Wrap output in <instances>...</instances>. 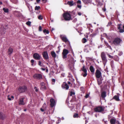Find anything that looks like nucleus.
Masks as SVG:
<instances>
[{"instance_id": "49530a36", "label": "nucleus", "mask_w": 124, "mask_h": 124, "mask_svg": "<svg viewBox=\"0 0 124 124\" xmlns=\"http://www.w3.org/2000/svg\"><path fill=\"white\" fill-rule=\"evenodd\" d=\"M34 62V60H32L31 61V62L32 63V65H33V63Z\"/></svg>"}, {"instance_id": "c9c22d12", "label": "nucleus", "mask_w": 124, "mask_h": 124, "mask_svg": "<svg viewBox=\"0 0 124 124\" xmlns=\"http://www.w3.org/2000/svg\"><path fill=\"white\" fill-rule=\"evenodd\" d=\"M87 72L84 73L82 74V75L84 77H86L87 76Z\"/></svg>"}, {"instance_id": "6e6552de", "label": "nucleus", "mask_w": 124, "mask_h": 124, "mask_svg": "<svg viewBox=\"0 0 124 124\" xmlns=\"http://www.w3.org/2000/svg\"><path fill=\"white\" fill-rule=\"evenodd\" d=\"M95 75L97 78H99L101 76V73L99 70H97L96 71Z\"/></svg>"}, {"instance_id": "dca6fc26", "label": "nucleus", "mask_w": 124, "mask_h": 124, "mask_svg": "<svg viewBox=\"0 0 124 124\" xmlns=\"http://www.w3.org/2000/svg\"><path fill=\"white\" fill-rule=\"evenodd\" d=\"M6 117L5 115L3 113H0V118L2 119H4Z\"/></svg>"}, {"instance_id": "9d476101", "label": "nucleus", "mask_w": 124, "mask_h": 124, "mask_svg": "<svg viewBox=\"0 0 124 124\" xmlns=\"http://www.w3.org/2000/svg\"><path fill=\"white\" fill-rule=\"evenodd\" d=\"M50 101L51 103L50 106L51 107H54L56 104V101L54 99H51L50 100Z\"/></svg>"}, {"instance_id": "338daca9", "label": "nucleus", "mask_w": 124, "mask_h": 124, "mask_svg": "<svg viewBox=\"0 0 124 124\" xmlns=\"http://www.w3.org/2000/svg\"><path fill=\"white\" fill-rule=\"evenodd\" d=\"M63 85H68V84L67 83H65V85L64 84Z\"/></svg>"}, {"instance_id": "7ed1b4c3", "label": "nucleus", "mask_w": 124, "mask_h": 124, "mask_svg": "<svg viewBox=\"0 0 124 124\" xmlns=\"http://www.w3.org/2000/svg\"><path fill=\"white\" fill-rule=\"evenodd\" d=\"M121 42V40L119 38H116L113 41V43L116 45H119Z\"/></svg>"}, {"instance_id": "7c9ffc66", "label": "nucleus", "mask_w": 124, "mask_h": 124, "mask_svg": "<svg viewBox=\"0 0 124 124\" xmlns=\"http://www.w3.org/2000/svg\"><path fill=\"white\" fill-rule=\"evenodd\" d=\"M43 32L45 34H48L49 32L48 31H47L46 29H45L43 30Z\"/></svg>"}, {"instance_id": "4468645a", "label": "nucleus", "mask_w": 124, "mask_h": 124, "mask_svg": "<svg viewBox=\"0 0 124 124\" xmlns=\"http://www.w3.org/2000/svg\"><path fill=\"white\" fill-rule=\"evenodd\" d=\"M24 98H20L19 102V104L24 105L25 104V103L24 101Z\"/></svg>"}, {"instance_id": "6e6d98bb", "label": "nucleus", "mask_w": 124, "mask_h": 124, "mask_svg": "<svg viewBox=\"0 0 124 124\" xmlns=\"http://www.w3.org/2000/svg\"><path fill=\"white\" fill-rule=\"evenodd\" d=\"M41 62L40 61H39V65H40L41 66Z\"/></svg>"}, {"instance_id": "ddd939ff", "label": "nucleus", "mask_w": 124, "mask_h": 124, "mask_svg": "<svg viewBox=\"0 0 124 124\" xmlns=\"http://www.w3.org/2000/svg\"><path fill=\"white\" fill-rule=\"evenodd\" d=\"M61 38L63 41L65 42L68 41V40L67 39L66 36L62 35H61Z\"/></svg>"}, {"instance_id": "4be33fe9", "label": "nucleus", "mask_w": 124, "mask_h": 124, "mask_svg": "<svg viewBox=\"0 0 124 124\" xmlns=\"http://www.w3.org/2000/svg\"><path fill=\"white\" fill-rule=\"evenodd\" d=\"M26 4L27 6L28 7V8H29V10H30L31 11L32 7L30 6V4L27 3L26 2Z\"/></svg>"}, {"instance_id": "8fccbe9b", "label": "nucleus", "mask_w": 124, "mask_h": 124, "mask_svg": "<svg viewBox=\"0 0 124 124\" xmlns=\"http://www.w3.org/2000/svg\"><path fill=\"white\" fill-rule=\"evenodd\" d=\"M78 14L79 16H80L81 15V13L80 12H78Z\"/></svg>"}, {"instance_id": "20e7f679", "label": "nucleus", "mask_w": 124, "mask_h": 124, "mask_svg": "<svg viewBox=\"0 0 124 124\" xmlns=\"http://www.w3.org/2000/svg\"><path fill=\"white\" fill-rule=\"evenodd\" d=\"M117 28L119 30V32H124V25L123 26L121 24H118L117 25Z\"/></svg>"}, {"instance_id": "aec40b11", "label": "nucleus", "mask_w": 124, "mask_h": 124, "mask_svg": "<svg viewBox=\"0 0 124 124\" xmlns=\"http://www.w3.org/2000/svg\"><path fill=\"white\" fill-rule=\"evenodd\" d=\"M13 51V49L11 48H9L8 50V53L9 54H11L12 53Z\"/></svg>"}, {"instance_id": "13d9d810", "label": "nucleus", "mask_w": 124, "mask_h": 124, "mask_svg": "<svg viewBox=\"0 0 124 124\" xmlns=\"http://www.w3.org/2000/svg\"><path fill=\"white\" fill-rule=\"evenodd\" d=\"M36 0L37 2L39 3V2L40 1V0Z\"/></svg>"}, {"instance_id": "de8ad7c7", "label": "nucleus", "mask_w": 124, "mask_h": 124, "mask_svg": "<svg viewBox=\"0 0 124 124\" xmlns=\"http://www.w3.org/2000/svg\"><path fill=\"white\" fill-rule=\"evenodd\" d=\"M44 3H45L46 2L47 0H42Z\"/></svg>"}, {"instance_id": "052dcab7", "label": "nucleus", "mask_w": 124, "mask_h": 124, "mask_svg": "<svg viewBox=\"0 0 124 124\" xmlns=\"http://www.w3.org/2000/svg\"><path fill=\"white\" fill-rule=\"evenodd\" d=\"M68 85H71V83L70 82H68Z\"/></svg>"}, {"instance_id": "79ce46f5", "label": "nucleus", "mask_w": 124, "mask_h": 124, "mask_svg": "<svg viewBox=\"0 0 124 124\" xmlns=\"http://www.w3.org/2000/svg\"><path fill=\"white\" fill-rule=\"evenodd\" d=\"M34 89H35V91L36 92H37L38 91V89L36 87H34Z\"/></svg>"}, {"instance_id": "a878e982", "label": "nucleus", "mask_w": 124, "mask_h": 124, "mask_svg": "<svg viewBox=\"0 0 124 124\" xmlns=\"http://www.w3.org/2000/svg\"><path fill=\"white\" fill-rule=\"evenodd\" d=\"M114 99L117 101H119V97L118 96L115 95L113 98Z\"/></svg>"}, {"instance_id": "393cba45", "label": "nucleus", "mask_w": 124, "mask_h": 124, "mask_svg": "<svg viewBox=\"0 0 124 124\" xmlns=\"http://www.w3.org/2000/svg\"><path fill=\"white\" fill-rule=\"evenodd\" d=\"M14 97L13 96H8V99L9 100H11L13 99Z\"/></svg>"}, {"instance_id": "39448f33", "label": "nucleus", "mask_w": 124, "mask_h": 124, "mask_svg": "<svg viewBox=\"0 0 124 124\" xmlns=\"http://www.w3.org/2000/svg\"><path fill=\"white\" fill-rule=\"evenodd\" d=\"M26 89L27 88L25 86H22L19 87L18 90L20 92H23L25 91Z\"/></svg>"}, {"instance_id": "bf43d9fd", "label": "nucleus", "mask_w": 124, "mask_h": 124, "mask_svg": "<svg viewBox=\"0 0 124 124\" xmlns=\"http://www.w3.org/2000/svg\"><path fill=\"white\" fill-rule=\"evenodd\" d=\"M41 69L43 70H45V69L42 68H41Z\"/></svg>"}, {"instance_id": "0e129e2a", "label": "nucleus", "mask_w": 124, "mask_h": 124, "mask_svg": "<svg viewBox=\"0 0 124 124\" xmlns=\"http://www.w3.org/2000/svg\"><path fill=\"white\" fill-rule=\"evenodd\" d=\"M78 8H80L81 7V6L80 5H78Z\"/></svg>"}, {"instance_id": "f8f14e48", "label": "nucleus", "mask_w": 124, "mask_h": 124, "mask_svg": "<svg viewBox=\"0 0 124 124\" xmlns=\"http://www.w3.org/2000/svg\"><path fill=\"white\" fill-rule=\"evenodd\" d=\"M33 57L34 58L37 60H39L40 59L41 57L37 53L34 54H33Z\"/></svg>"}, {"instance_id": "e2e57ef3", "label": "nucleus", "mask_w": 124, "mask_h": 124, "mask_svg": "<svg viewBox=\"0 0 124 124\" xmlns=\"http://www.w3.org/2000/svg\"><path fill=\"white\" fill-rule=\"evenodd\" d=\"M46 106V104L45 103L43 105V107L44 106L45 107Z\"/></svg>"}, {"instance_id": "f3484780", "label": "nucleus", "mask_w": 124, "mask_h": 124, "mask_svg": "<svg viewBox=\"0 0 124 124\" xmlns=\"http://www.w3.org/2000/svg\"><path fill=\"white\" fill-rule=\"evenodd\" d=\"M101 96L102 98H105L106 96V93L105 92L103 91L101 93Z\"/></svg>"}, {"instance_id": "603ef678", "label": "nucleus", "mask_w": 124, "mask_h": 124, "mask_svg": "<svg viewBox=\"0 0 124 124\" xmlns=\"http://www.w3.org/2000/svg\"><path fill=\"white\" fill-rule=\"evenodd\" d=\"M40 110L42 111L43 112L44 111V109L43 108H41L40 109Z\"/></svg>"}, {"instance_id": "ea45409f", "label": "nucleus", "mask_w": 124, "mask_h": 124, "mask_svg": "<svg viewBox=\"0 0 124 124\" xmlns=\"http://www.w3.org/2000/svg\"><path fill=\"white\" fill-rule=\"evenodd\" d=\"M103 121H104L105 123V124H107L108 121L107 120H105L104 119L102 120Z\"/></svg>"}, {"instance_id": "6ab92c4d", "label": "nucleus", "mask_w": 124, "mask_h": 124, "mask_svg": "<svg viewBox=\"0 0 124 124\" xmlns=\"http://www.w3.org/2000/svg\"><path fill=\"white\" fill-rule=\"evenodd\" d=\"M83 1L85 3H88L91 2L92 0H83Z\"/></svg>"}, {"instance_id": "69168bd1", "label": "nucleus", "mask_w": 124, "mask_h": 124, "mask_svg": "<svg viewBox=\"0 0 124 124\" xmlns=\"http://www.w3.org/2000/svg\"><path fill=\"white\" fill-rule=\"evenodd\" d=\"M64 74H62V76L63 77H64Z\"/></svg>"}, {"instance_id": "b1692460", "label": "nucleus", "mask_w": 124, "mask_h": 124, "mask_svg": "<svg viewBox=\"0 0 124 124\" xmlns=\"http://www.w3.org/2000/svg\"><path fill=\"white\" fill-rule=\"evenodd\" d=\"M62 88L65 90H67L69 88V86H62Z\"/></svg>"}, {"instance_id": "c756f323", "label": "nucleus", "mask_w": 124, "mask_h": 124, "mask_svg": "<svg viewBox=\"0 0 124 124\" xmlns=\"http://www.w3.org/2000/svg\"><path fill=\"white\" fill-rule=\"evenodd\" d=\"M82 41L83 43H85L86 42L87 40L86 39L84 38L82 39Z\"/></svg>"}, {"instance_id": "680f3d73", "label": "nucleus", "mask_w": 124, "mask_h": 124, "mask_svg": "<svg viewBox=\"0 0 124 124\" xmlns=\"http://www.w3.org/2000/svg\"><path fill=\"white\" fill-rule=\"evenodd\" d=\"M98 84L99 85H100L101 84V82H99V81H98Z\"/></svg>"}, {"instance_id": "9b49d317", "label": "nucleus", "mask_w": 124, "mask_h": 124, "mask_svg": "<svg viewBox=\"0 0 124 124\" xmlns=\"http://www.w3.org/2000/svg\"><path fill=\"white\" fill-rule=\"evenodd\" d=\"M110 122L111 124H117L118 122V121H116L115 119L114 118L111 119Z\"/></svg>"}, {"instance_id": "f257e3e1", "label": "nucleus", "mask_w": 124, "mask_h": 124, "mask_svg": "<svg viewBox=\"0 0 124 124\" xmlns=\"http://www.w3.org/2000/svg\"><path fill=\"white\" fill-rule=\"evenodd\" d=\"M63 16L64 19L66 20H69L71 19L70 14L68 12H66L63 14Z\"/></svg>"}, {"instance_id": "f704fd0d", "label": "nucleus", "mask_w": 124, "mask_h": 124, "mask_svg": "<svg viewBox=\"0 0 124 124\" xmlns=\"http://www.w3.org/2000/svg\"><path fill=\"white\" fill-rule=\"evenodd\" d=\"M46 88V87L45 86H41L40 88L41 89L43 90L45 89Z\"/></svg>"}, {"instance_id": "cd10ccee", "label": "nucleus", "mask_w": 124, "mask_h": 124, "mask_svg": "<svg viewBox=\"0 0 124 124\" xmlns=\"http://www.w3.org/2000/svg\"><path fill=\"white\" fill-rule=\"evenodd\" d=\"M97 2L98 3L97 5L98 6H101L102 5V3L99 1H98V0L97 1Z\"/></svg>"}, {"instance_id": "2eb2a0df", "label": "nucleus", "mask_w": 124, "mask_h": 124, "mask_svg": "<svg viewBox=\"0 0 124 124\" xmlns=\"http://www.w3.org/2000/svg\"><path fill=\"white\" fill-rule=\"evenodd\" d=\"M43 56L44 58L47 59L48 58V56L47 52H44L43 54Z\"/></svg>"}, {"instance_id": "1a4fd4ad", "label": "nucleus", "mask_w": 124, "mask_h": 124, "mask_svg": "<svg viewBox=\"0 0 124 124\" xmlns=\"http://www.w3.org/2000/svg\"><path fill=\"white\" fill-rule=\"evenodd\" d=\"M69 53L68 51L66 49H64L63 50L62 54L63 55V57L64 58L66 57L67 55Z\"/></svg>"}, {"instance_id": "2f4dec72", "label": "nucleus", "mask_w": 124, "mask_h": 124, "mask_svg": "<svg viewBox=\"0 0 124 124\" xmlns=\"http://www.w3.org/2000/svg\"><path fill=\"white\" fill-rule=\"evenodd\" d=\"M40 8V7L39 6H36L35 8V10H38Z\"/></svg>"}, {"instance_id": "a18cd8bd", "label": "nucleus", "mask_w": 124, "mask_h": 124, "mask_svg": "<svg viewBox=\"0 0 124 124\" xmlns=\"http://www.w3.org/2000/svg\"><path fill=\"white\" fill-rule=\"evenodd\" d=\"M89 96V95L88 94H87L85 96V98H87Z\"/></svg>"}, {"instance_id": "864d4df0", "label": "nucleus", "mask_w": 124, "mask_h": 124, "mask_svg": "<svg viewBox=\"0 0 124 124\" xmlns=\"http://www.w3.org/2000/svg\"><path fill=\"white\" fill-rule=\"evenodd\" d=\"M88 113H89V114H93V113H92L91 111H89L88 112H87Z\"/></svg>"}, {"instance_id": "3c124183", "label": "nucleus", "mask_w": 124, "mask_h": 124, "mask_svg": "<svg viewBox=\"0 0 124 124\" xmlns=\"http://www.w3.org/2000/svg\"><path fill=\"white\" fill-rule=\"evenodd\" d=\"M77 3H78L81 4V1L80 0H78L77 1Z\"/></svg>"}, {"instance_id": "0eeeda50", "label": "nucleus", "mask_w": 124, "mask_h": 124, "mask_svg": "<svg viewBox=\"0 0 124 124\" xmlns=\"http://www.w3.org/2000/svg\"><path fill=\"white\" fill-rule=\"evenodd\" d=\"M94 110L96 112H100L103 111L104 109L101 107H99L95 108Z\"/></svg>"}, {"instance_id": "5701e85b", "label": "nucleus", "mask_w": 124, "mask_h": 124, "mask_svg": "<svg viewBox=\"0 0 124 124\" xmlns=\"http://www.w3.org/2000/svg\"><path fill=\"white\" fill-rule=\"evenodd\" d=\"M67 4L69 5L70 6H72L73 5L74 3L73 1H69L68 2Z\"/></svg>"}, {"instance_id": "423d86ee", "label": "nucleus", "mask_w": 124, "mask_h": 124, "mask_svg": "<svg viewBox=\"0 0 124 124\" xmlns=\"http://www.w3.org/2000/svg\"><path fill=\"white\" fill-rule=\"evenodd\" d=\"M33 77L35 79H40L42 78V76L41 74H35L33 76Z\"/></svg>"}, {"instance_id": "774afa93", "label": "nucleus", "mask_w": 124, "mask_h": 124, "mask_svg": "<svg viewBox=\"0 0 124 124\" xmlns=\"http://www.w3.org/2000/svg\"><path fill=\"white\" fill-rule=\"evenodd\" d=\"M105 44L106 45H107V46L108 45V44L107 43H106H106H105Z\"/></svg>"}, {"instance_id": "c03bdc74", "label": "nucleus", "mask_w": 124, "mask_h": 124, "mask_svg": "<svg viewBox=\"0 0 124 124\" xmlns=\"http://www.w3.org/2000/svg\"><path fill=\"white\" fill-rule=\"evenodd\" d=\"M39 31H42V27L40 26H39Z\"/></svg>"}, {"instance_id": "5fc2aeb1", "label": "nucleus", "mask_w": 124, "mask_h": 124, "mask_svg": "<svg viewBox=\"0 0 124 124\" xmlns=\"http://www.w3.org/2000/svg\"><path fill=\"white\" fill-rule=\"evenodd\" d=\"M69 106L70 107V108H71L72 109H73L74 108V107L73 106H71L70 105H69Z\"/></svg>"}, {"instance_id": "e433bc0d", "label": "nucleus", "mask_w": 124, "mask_h": 124, "mask_svg": "<svg viewBox=\"0 0 124 124\" xmlns=\"http://www.w3.org/2000/svg\"><path fill=\"white\" fill-rule=\"evenodd\" d=\"M26 24L28 25H30L31 24V22L30 21H28L26 23Z\"/></svg>"}, {"instance_id": "a19ab883", "label": "nucleus", "mask_w": 124, "mask_h": 124, "mask_svg": "<svg viewBox=\"0 0 124 124\" xmlns=\"http://www.w3.org/2000/svg\"><path fill=\"white\" fill-rule=\"evenodd\" d=\"M107 55L108 56L109 58H113V57L112 56L110 55L109 54H107Z\"/></svg>"}, {"instance_id": "4c0bfd02", "label": "nucleus", "mask_w": 124, "mask_h": 124, "mask_svg": "<svg viewBox=\"0 0 124 124\" xmlns=\"http://www.w3.org/2000/svg\"><path fill=\"white\" fill-rule=\"evenodd\" d=\"M75 93L74 92H73L72 91L71 92H70V95L71 96H72L73 95H74L75 94Z\"/></svg>"}, {"instance_id": "bb28decb", "label": "nucleus", "mask_w": 124, "mask_h": 124, "mask_svg": "<svg viewBox=\"0 0 124 124\" xmlns=\"http://www.w3.org/2000/svg\"><path fill=\"white\" fill-rule=\"evenodd\" d=\"M3 10H4V11L5 13H7L8 11V9L7 8H3Z\"/></svg>"}, {"instance_id": "412c9836", "label": "nucleus", "mask_w": 124, "mask_h": 124, "mask_svg": "<svg viewBox=\"0 0 124 124\" xmlns=\"http://www.w3.org/2000/svg\"><path fill=\"white\" fill-rule=\"evenodd\" d=\"M90 70L91 71L92 73H93L94 71V70L92 66H91L90 68Z\"/></svg>"}, {"instance_id": "09e8293b", "label": "nucleus", "mask_w": 124, "mask_h": 124, "mask_svg": "<svg viewBox=\"0 0 124 124\" xmlns=\"http://www.w3.org/2000/svg\"><path fill=\"white\" fill-rule=\"evenodd\" d=\"M81 90L82 91H83L84 90V88L83 87H81Z\"/></svg>"}, {"instance_id": "f03ea898", "label": "nucleus", "mask_w": 124, "mask_h": 124, "mask_svg": "<svg viewBox=\"0 0 124 124\" xmlns=\"http://www.w3.org/2000/svg\"><path fill=\"white\" fill-rule=\"evenodd\" d=\"M101 57L102 60L103 62L104 65L107 63V60L106 58V55L104 52H102L101 54Z\"/></svg>"}, {"instance_id": "473e14b6", "label": "nucleus", "mask_w": 124, "mask_h": 124, "mask_svg": "<svg viewBox=\"0 0 124 124\" xmlns=\"http://www.w3.org/2000/svg\"><path fill=\"white\" fill-rule=\"evenodd\" d=\"M38 18L39 20H41L43 19L42 16L41 15H39L38 16Z\"/></svg>"}, {"instance_id": "c85d7f7f", "label": "nucleus", "mask_w": 124, "mask_h": 124, "mask_svg": "<svg viewBox=\"0 0 124 124\" xmlns=\"http://www.w3.org/2000/svg\"><path fill=\"white\" fill-rule=\"evenodd\" d=\"M82 70L84 72V73L87 72V70L85 68L84 66H83Z\"/></svg>"}, {"instance_id": "72a5a7b5", "label": "nucleus", "mask_w": 124, "mask_h": 124, "mask_svg": "<svg viewBox=\"0 0 124 124\" xmlns=\"http://www.w3.org/2000/svg\"><path fill=\"white\" fill-rule=\"evenodd\" d=\"M73 117L74 118L78 117V115L77 113L73 115Z\"/></svg>"}, {"instance_id": "4d7b16f0", "label": "nucleus", "mask_w": 124, "mask_h": 124, "mask_svg": "<svg viewBox=\"0 0 124 124\" xmlns=\"http://www.w3.org/2000/svg\"><path fill=\"white\" fill-rule=\"evenodd\" d=\"M52 81L53 82H54L55 81V80L54 79H53L52 80Z\"/></svg>"}, {"instance_id": "58836bf2", "label": "nucleus", "mask_w": 124, "mask_h": 124, "mask_svg": "<svg viewBox=\"0 0 124 124\" xmlns=\"http://www.w3.org/2000/svg\"><path fill=\"white\" fill-rule=\"evenodd\" d=\"M14 3H16L17 2V0H11Z\"/></svg>"}, {"instance_id": "a211bd4d", "label": "nucleus", "mask_w": 124, "mask_h": 124, "mask_svg": "<svg viewBox=\"0 0 124 124\" xmlns=\"http://www.w3.org/2000/svg\"><path fill=\"white\" fill-rule=\"evenodd\" d=\"M51 54L53 58H55L56 57V55L54 51H52L51 52Z\"/></svg>"}, {"instance_id": "37998d69", "label": "nucleus", "mask_w": 124, "mask_h": 124, "mask_svg": "<svg viewBox=\"0 0 124 124\" xmlns=\"http://www.w3.org/2000/svg\"><path fill=\"white\" fill-rule=\"evenodd\" d=\"M111 24V23L109 22V23H108V25H107V26H109Z\"/></svg>"}]
</instances>
